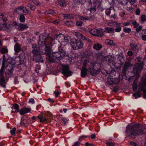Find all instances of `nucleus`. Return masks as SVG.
<instances>
[{
	"instance_id": "obj_35",
	"label": "nucleus",
	"mask_w": 146,
	"mask_h": 146,
	"mask_svg": "<svg viewBox=\"0 0 146 146\" xmlns=\"http://www.w3.org/2000/svg\"><path fill=\"white\" fill-rule=\"evenodd\" d=\"M123 31L126 33H129L131 31V29L130 28L126 27H124L123 29Z\"/></svg>"
},
{
	"instance_id": "obj_12",
	"label": "nucleus",
	"mask_w": 146,
	"mask_h": 146,
	"mask_svg": "<svg viewBox=\"0 0 146 146\" xmlns=\"http://www.w3.org/2000/svg\"><path fill=\"white\" fill-rule=\"evenodd\" d=\"M132 66V65L130 60L125 62L123 69L122 71L123 75L125 74L126 72L128 69L129 68H131Z\"/></svg>"
},
{
	"instance_id": "obj_38",
	"label": "nucleus",
	"mask_w": 146,
	"mask_h": 146,
	"mask_svg": "<svg viewBox=\"0 0 146 146\" xmlns=\"http://www.w3.org/2000/svg\"><path fill=\"white\" fill-rule=\"evenodd\" d=\"M27 7L32 11H34L36 8L35 5L30 4H27Z\"/></svg>"
},
{
	"instance_id": "obj_21",
	"label": "nucleus",
	"mask_w": 146,
	"mask_h": 146,
	"mask_svg": "<svg viewBox=\"0 0 146 146\" xmlns=\"http://www.w3.org/2000/svg\"><path fill=\"white\" fill-rule=\"evenodd\" d=\"M29 118H27L26 117L25 118H24V117H23L21 119V125H24L25 124H29Z\"/></svg>"
},
{
	"instance_id": "obj_2",
	"label": "nucleus",
	"mask_w": 146,
	"mask_h": 146,
	"mask_svg": "<svg viewBox=\"0 0 146 146\" xmlns=\"http://www.w3.org/2000/svg\"><path fill=\"white\" fill-rule=\"evenodd\" d=\"M144 130L138 124L128 125L126 128V135L129 139L134 140L136 136L145 134Z\"/></svg>"
},
{
	"instance_id": "obj_26",
	"label": "nucleus",
	"mask_w": 146,
	"mask_h": 146,
	"mask_svg": "<svg viewBox=\"0 0 146 146\" xmlns=\"http://www.w3.org/2000/svg\"><path fill=\"white\" fill-rule=\"evenodd\" d=\"M121 24L120 23H115V24L114 25L115 27H117L115 29V31L116 32H119L121 30V28L120 26Z\"/></svg>"
},
{
	"instance_id": "obj_45",
	"label": "nucleus",
	"mask_w": 146,
	"mask_h": 146,
	"mask_svg": "<svg viewBox=\"0 0 146 146\" xmlns=\"http://www.w3.org/2000/svg\"><path fill=\"white\" fill-rule=\"evenodd\" d=\"M81 144V143L80 142L77 141L75 142L72 146H79Z\"/></svg>"
},
{
	"instance_id": "obj_37",
	"label": "nucleus",
	"mask_w": 146,
	"mask_h": 146,
	"mask_svg": "<svg viewBox=\"0 0 146 146\" xmlns=\"http://www.w3.org/2000/svg\"><path fill=\"white\" fill-rule=\"evenodd\" d=\"M1 53L2 54L6 53L8 52V50L6 48H2L0 50Z\"/></svg>"
},
{
	"instance_id": "obj_43",
	"label": "nucleus",
	"mask_w": 146,
	"mask_h": 146,
	"mask_svg": "<svg viewBox=\"0 0 146 146\" xmlns=\"http://www.w3.org/2000/svg\"><path fill=\"white\" fill-rule=\"evenodd\" d=\"M88 64V63L87 62V60H85L84 61L83 65H82V68H87V66Z\"/></svg>"
},
{
	"instance_id": "obj_6",
	"label": "nucleus",
	"mask_w": 146,
	"mask_h": 146,
	"mask_svg": "<svg viewBox=\"0 0 146 146\" xmlns=\"http://www.w3.org/2000/svg\"><path fill=\"white\" fill-rule=\"evenodd\" d=\"M58 51L53 52L52 54L53 60H50L52 62H55L54 59L61 60L67 56L64 47L60 46L58 47Z\"/></svg>"
},
{
	"instance_id": "obj_52",
	"label": "nucleus",
	"mask_w": 146,
	"mask_h": 146,
	"mask_svg": "<svg viewBox=\"0 0 146 146\" xmlns=\"http://www.w3.org/2000/svg\"><path fill=\"white\" fill-rule=\"evenodd\" d=\"M133 52L131 50H129L127 52V55L129 57L132 56H133Z\"/></svg>"
},
{
	"instance_id": "obj_53",
	"label": "nucleus",
	"mask_w": 146,
	"mask_h": 146,
	"mask_svg": "<svg viewBox=\"0 0 146 146\" xmlns=\"http://www.w3.org/2000/svg\"><path fill=\"white\" fill-rule=\"evenodd\" d=\"M111 13L110 10L108 9H106L105 11V13L107 16L110 15Z\"/></svg>"
},
{
	"instance_id": "obj_57",
	"label": "nucleus",
	"mask_w": 146,
	"mask_h": 146,
	"mask_svg": "<svg viewBox=\"0 0 146 146\" xmlns=\"http://www.w3.org/2000/svg\"><path fill=\"white\" fill-rule=\"evenodd\" d=\"M13 23L14 25L15 26H18L19 25V24L20 23H19L18 22L16 21H14L13 22Z\"/></svg>"
},
{
	"instance_id": "obj_11",
	"label": "nucleus",
	"mask_w": 146,
	"mask_h": 146,
	"mask_svg": "<svg viewBox=\"0 0 146 146\" xmlns=\"http://www.w3.org/2000/svg\"><path fill=\"white\" fill-rule=\"evenodd\" d=\"M62 73L67 77L71 76L73 73V72L70 70L68 65H64L63 66Z\"/></svg>"
},
{
	"instance_id": "obj_1",
	"label": "nucleus",
	"mask_w": 146,
	"mask_h": 146,
	"mask_svg": "<svg viewBox=\"0 0 146 146\" xmlns=\"http://www.w3.org/2000/svg\"><path fill=\"white\" fill-rule=\"evenodd\" d=\"M38 43L40 51L43 54L50 55L52 52V47L54 44V39L48 35L40 34Z\"/></svg>"
},
{
	"instance_id": "obj_32",
	"label": "nucleus",
	"mask_w": 146,
	"mask_h": 146,
	"mask_svg": "<svg viewBox=\"0 0 146 146\" xmlns=\"http://www.w3.org/2000/svg\"><path fill=\"white\" fill-rule=\"evenodd\" d=\"M106 43L107 44L111 46H115V44L112 40L107 39L106 40Z\"/></svg>"
},
{
	"instance_id": "obj_62",
	"label": "nucleus",
	"mask_w": 146,
	"mask_h": 146,
	"mask_svg": "<svg viewBox=\"0 0 146 146\" xmlns=\"http://www.w3.org/2000/svg\"><path fill=\"white\" fill-rule=\"evenodd\" d=\"M113 91L115 92H117L118 91V88L117 87H114L113 88Z\"/></svg>"
},
{
	"instance_id": "obj_34",
	"label": "nucleus",
	"mask_w": 146,
	"mask_h": 146,
	"mask_svg": "<svg viewBox=\"0 0 146 146\" xmlns=\"http://www.w3.org/2000/svg\"><path fill=\"white\" fill-rule=\"evenodd\" d=\"M54 13V11L53 10L50 9L46 10L44 12L45 14L47 15L52 14H53Z\"/></svg>"
},
{
	"instance_id": "obj_51",
	"label": "nucleus",
	"mask_w": 146,
	"mask_h": 146,
	"mask_svg": "<svg viewBox=\"0 0 146 146\" xmlns=\"http://www.w3.org/2000/svg\"><path fill=\"white\" fill-rule=\"evenodd\" d=\"M140 10L139 8H137L135 10V13L137 15H139L140 14Z\"/></svg>"
},
{
	"instance_id": "obj_19",
	"label": "nucleus",
	"mask_w": 146,
	"mask_h": 146,
	"mask_svg": "<svg viewBox=\"0 0 146 146\" xmlns=\"http://www.w3.org/2000/svg\"><path fill=\"white\" fill-rule=\"evenodd\" d=\"M31 110V109L30 108L23 107L21 109L19 114L21 115H23L27 113L30 112Z\"/></svg>"
},
{
	"instance_id": "obj_28",
	"label": "nucleus",
	"mask_w": 146,
	"mask_h": 146,
	"mask_svg": "<svg viewBox=\"0 0 146 146\" xmlns=\"http://www.w3.org/2000/svg\"><path fill=\"white\" fill-rule=\"evenodd\" d=\"M18 19L19 21L21 23H24L25 21L26 18L25 16L22 14L19 16Z\"/></svg>"
},
{
	"instance_id": "obj_50",
	"label": "nucleus",
	"mask_w": 146,
	"mask_h": 146,
	"mask_svg": "<svg viewBox=\"0 0 146 146\" xmlns=\"http://www.w3.org/2000/svg\"><path fill=\"white\" fill-rule=\"evenodd\" d=\"M142 25H140L136 29V31L137 32H139L142 30Z\"/></svg>"
},
{
	"instance_id": "obj_25",
	"label": "nucleus",
	"mask_w": 146,
	"mask_h": 146,
	"mask_svg": "<svg viewBox=\"0 0 146 146\" xmlns=\"http://www.w3.org/2000/svg\"><path fill=\"white\" fill-rule=\"evenodd\" d=\"M102 47V46L99 43L94 44L93 46V48L97 50H100Z\"/></svg>"
},
{
	"instance_id": "obj_36",
	"label": "nucleus",
	"mask_w": 146,
	"mask_h": 146,
	"mask_svg": "<svg viewBox=\"0 0 146 146\" xmlns=\"http://www.w3.org/2000/svg\"><path fill=\"white\" fill-rule=\"evenodd\" d=\"M133 96L135 99H137L141 96V93L139 92H137L133 94Z\"/></svg>"
},
{
	"instance_id": "obj_4",
	"label": "nucleus",
	"mask_w": 146,
	"mask_h": 146,
	"mask_svg": "<svg viewBox=\"0 0 146 146\" xmlns=\"http://www.w3.org/2000/svg\"><path fill=\"white\" fill-rule=\"evenodd\" d=\"M32 48L33 50L32 52L33 54V60L38 63H43V58L39 50H40V49H39V48H38L36 44H33L32 45Z\"/></svg>"
},
{
	"instance_id": "obj_24",
	"label": "nucleus",
	"mask_w": 146,
	"mask_h": 146,
	"mask_svg": "<svg viewBox=\"0 0 146 146\" xmlns=\"http://www.w3.org/2000/svg\"><path fill=\"white\" fill-rule=\"evenodd\" d=\"M96 5L97 3L96 2H94L92 4L90 9V11L91 13H93L95 11H96Z\"/></svg>"
},
{
	"instance_id": "obj_22",
	"label": "nucleus",
	"mask_w": 146,
	"mask_h": 146,
	"mask_svg": "<svg viewBox=\"0 0 146 146\" xmlns=\"http://www.w3.org/2000/svg\"><path fill=\"white\" fill-rule=\"evenodd\" d=\"M130 46L131 50L133 51L134 53H137L138 52L139 48L138 46L134 44L133 43H131L130 44Z\"/></svg>"
},
{
	"instance_id": "obj_7",
	"label": "nucleus",
	"mask_w": 146,
	"mask_h": 146,
	"mask_svg": "<svg viewBox=\"0 0 146 146\" xmlns=\"http://www.w3.org/2000/svg\"><path fill=\"white\" fill-rule=\"evenodd\" d=\"M15 66V63L11 62L9 63L5 68L6 76L9 78V77H15V75L13 73V71Z\"/></svg>"
},
{
	"instance_id": "obj_33",
	"label": "nucleus",
	"mask_w": 146,
	"mask_h": 146,
	"mask_svg": "<svg viewBox=\"0 0 146 146\" xmlns=\"http://www.w3.org/2000/svg\"><path fill=\"white\" fill-rule=\"evenodd\" d=\"M14 49L15 52H18L21 50V47L19 44H17L14 46Z\"/></svg>"
},
{
	"instance_id": "obj_17",
	"label": "nucleus",
	"mask_w": 146,
	"mask_h": 146,
	"mask_svg": "<svg viewBox=\"0 0 146 146\" xmlns=\"http://www.w3.org/2000/svg\"><path fill=\"white\" fill-rule=\"evenodd\" d=\"M7 20V18L5 17H0V24L3 25L6 28H8V24L7 23L6 21Z\"/></svg>"
},
{
	"instance_id": "obj_23",
	"label": "nucleus",
	"mask_w": 146,
	"mask_h": 146,
	"mask_svg": "<svg viewBox=\"0 0 146 146\" xmlns=\"http://www.w3.org/2000/svg\"><path fill=\"white\" fill-rule=\"evenodd\" d=\"M37 118L40 120L41 122L46 123L49 121V119L47 117H44L42 115H39L37 117Z\"/></svg>"
},
{
	"instance_id": "obj_20",
	"label": "nucleus",
	"mask_w": 146,
	"mask_h": 146,
	"mask_svg": "<svg viewBox=\"0 0 146 146\" xmlns=\"http://www.w3.org/2000/svg\"><path fill=\"white\" fill-rule=\"evenodd\" d=\"M18 27L17 29L20 31H23L25 29H27L28 28V26L26 24H23L20 23L19 24Z\"/></svg>"
},
{
	"instance_id": "obj_60",
	"label": "nucleus",
	"mask_w": 146,
	"mask_h": 146,
	"mask_svg": "<svg viewBox=\"0 0 146 146\" xmlns=\"http://www.w3.org/2000/svg\"><path fill=\"white\" fill-rule=\"evenodd\" d=\"M51 22L55 25H58L59 23V22L58 21L57 19L53 20Z\"/></svg>"
},
{
	"instance_id": "obj_61",
	"label": "nucleus",
	"mask_w": 146,
	"mask_h": 146,
	"mask_svg": "<svg viewBox=\"0 0 146 146\" xmlns=\"http://www.w3.org/2000/svg\"><path fill=\"white\" fill-rule=\"evenodd\" d=\"M142 90L143 91L144 94L143 95V98L144 99H145L146 98V90L142 89Z\"/></svg>"
},
{
	"instance_id": "obj_10",
	"label": "nucleus",
	"mask_w": 146,
	"mask_h": 146,
	"mask_svg": "<svg viewBox=\"0 0 146 146\" xmlns=\"http://www.w3.org/2000/svg\"><path fill=\"white\" fill-rule=\"evenodd\" d=\"M75 34H74L76 38H77V40H79L80 41H81L82 43V46L80 48L81 49L82 48L83 46V41H85L88 42H92V41L91 39L88 38H86L82 34L79 33L75 32Z\"/></svg>"
},
{
	"instance_id": "obj_42",
	"label": "nucleus",
	"mask_w": 146,
	"mask_h": 146,
	"mask_svg": "<svg viewBox=\"0 0 146 146\" xmlns=\"http://www.w3.org/2000/svg\"><path fill=\"white\" fill-rule=\"evenodd\" d=\"M16 131V128L15 127L13 128L11 130V133L12 135L15 136V131Z\"/></svg>"
},
{
	"instance_id": "obj_46",
	"label": "nucleus",
	"mask_w": 146,
	"mask_h": 146,
	"mask_svg": "<svg viewBox=\"0 0 146 146\" xmlns=\"http://www.w3.org/2000/svg\"><path fill=\"white\" fill-rule=\"evenodd\" d=\"M34 4L36 6H39L40 5V3L39 1H35L33 2Z\"/></svg>"
},
{
	"instance_id": "obj_59",
	"label": "nucleus",
	"mask_w": 146,
	"mask_h": 146,
	"mask_svg": "<svg viewBox=\"0 0 146 146\" xmlns=\"http://www.w3.org/2000/svg\"><path fill=\"white\" fill-rule=\"evenodd\" d=\"M15 78H14V82L15 84H18L19 83V81L18 80V78L17 77H15Z\"/></svg>"
},
{
	"instance_id": "obj_8",
	"label": "nucleus",
	"mask_w": 146,
	"mask_h": 146,
	"mask_svg": "<svg viewBox=\"0 0 146 146\" xmlns=\"http://www.w3.org/2000/svg\"><path fill=\"white\" fill-rule=\"evenodd\" d=\"M6 61V59L3 60L1 67L0 70V85L4 88H6V82L5 77L4 76V71L5 68L6 67L5 64Z\"/></svg>"
},
{
	"instance_id": "obj_58",
	"label": "nucleus",
	"mask_w": 146,
	"mask_h": 146,
	"mask_svg": "<svg viewBox=\"0 0 146 146\" xmlns=\"http://www.w3.org/2000/svg\"><path fill=\"white\" fill-rule=\"evenodd\" d=\"M29 103H31V104H33L35 103V101L34 99L32 98L30 99L29 101Z\"/></svg>"
},
{
	"instance_id": "obj_13",
	"label": "nucleus",
	"mask_w": 146,
	"mask_h": 146,
	"mask_svg": "<svg viewBox=\"0 0 146 146\" xmlns=\"http://www.w3.org/2000/svg\"><path fill=\"white\" fill-rule=\"evenodd\" d=\"M15 60L18 61L20 64H22L26 60L25 54L24 53H22L19 54L18 56L16 57Z\"/></svg>"
},
{
	"instance_id": "obj_16",
	"label": "nucleus",
	"mask_w": 146,
	"mask_h": 146,
	"mask_svg": "<svg viewBox=\"0 0 146 146\" xmlns=\"http://www.w3.org/2000/svg\"><path fill=\"white\" fill-rule=\"evenodd\" d=\"M64 36L62 34H60L53 37V38L54 39V42L55 40L56 39L60 43L64 42Z\"/></svg>"
},
{
	"instance_id": "obj_30",
	"label": "nucleus",
	"mask_w": 146,
	"mask_h": 146,
	"mask_svg": "<svg viewBox=\"0 0 146 146\" xmlns=\"http://www.w3.org/2000/svg\"><path fill=\"white\" fill-rule=\"evenodd\" d=\"M63 17L65 19H73L74 18V16L69 14H64Z\"/></svg>"
},
{
	"instance_id": "obj_55",
	"label": "nucleus",
	"mask_w": 146,
	"mask_h": 146,
	"mask_svg": "<svg viewBox=\"0 0 146 146\" xmlns=\"http://www.w3.org/2000/svg\"><path fill=\"white\" fill-rule=\"evenodd\" d=\"M6 143V141L5 140H3L0 142V146H4Z\"/></svg>"
},
{
	"instance_id": "obj_29",
	"label": "nucleus",
	"mask_w": 146,
	"mask_h": 146,
	"mask_svg": "<svg viewBox=\"0 0 146 146\" xmlns=\"http://www.w3.org/2000/svg\"><path fill=\"white\" fill-rule=\"evenodd\" d=\"M58 2L60 6L62 7H64L66 5V3L64 0H58Z\"/></svg>"
},
{
	"instance_id": "obj_56",
	"label": "nucleus",
	"mask_w": 146,
	"mask_h": 146,
	"mask_svg": "<svg viewBox=\"0 0 146 146\" xmlns=\"http://www.w3.org/2000/svg\"><path fill=\"white\" fill-rule=\"evenodd\" d=\"M130 145L133 146H137V144L135 142H134L132 141H131L130 142Z\"/></svg>"
},
{
	"instance_id": "obj_39",
	"label": "nucleus",
	"mask_w": 146,
	"mask_h": 146,
	"mask_svg": "<svg viewBox=\"0 0 146 146\" xmlns=\"http://www.w3.org/2000/svg\"><path fill=\"white\" fill-rule=\"evenodd\" d=\"M83 22L81 20H78L77 21L76 25L78 27H81L82 26V24H83Z\"/></svg>"
},
{
	"instance_id": "obj_3",
	"label": "nucleus",
	"mask_w": 146,
	"mask_h": 146,
	"mask_svg": "<svg viewBox=\"0 0 146 146\" xmlns=\"http://www.w3.org/2000/svg\"><path fill=\"white\" fill-rule=\"evenodd\" d=\"M64 42H68L70 41V44L72 48L74 50H78L80 49L82 46V42L77 38H71L69 36H64Z\"/></svg>"
},
{
	"instance_id": "obj_63",
	"label": "nucleus",
	"mask_w": 146,
	"mask_h": 146,
	"mask_svg": "<svg viewBox=\"0 0 146 146\" xmlns=\"http://www.w3.org/2000/svg\"><path fill=\"white\" fill-rule=\"evenodd\" d=\"M80 20H81V21H84L85 20H86L87 19L86 17H84L83 16H82L80 17Z\"/></svg>"
},
{
	"instance_id": "obj_18",
	"label": "nucleus",
	"mask_w": 146,
	"mask_h": 146,
	"mask_svg": "<svg viewBox=\"0 0 146 146\" xmlns=\"http://www.w3.org/2000/svg\"><path fill=\"white\" fill-rule=\"evenodd\" d=\"M25 11H27L26 8L23 6H19L15 9L16 13L19 14L21 15L22 13H25Z\"/></svg>"
},
{
	"instance_id": "obj_5",
	"label": "nucleus",
	"mask_w": 146,
	"mask_h": 146,
	"mask_svg": "<svg viewBox=\"0 0 146 146\" xmlns=\"http://www.w3.org/2000/svg\"><path fill=\"white\" fill-rule=\"evenodd\" d=\"M142 58L140 56H138L136 57L135 60L139 63H136L135 68H133V73L134 74V75L136 76L138 78L139 77L140 73L142 70L144 65L143 62L142 61Z\"/></svg>"
},
{
	"instance_id": "obj_48",
	"label": "nucleus",
	"mask_w": 146,
	"mask_h": 146,
	"mask_svg": "<svg viewBox=\"0 0 146 146\" xmlns=\"http://www.w3.org/2000/svg\"><path fill=\"white\" fill-rule=\"evenodd\" d=\"M54 94L55 95V97L56 98L58 97V96L60 94V92L58 91H55L54 92Z\"/></svg>"
},
{
	"instance_id": "obj_9",
	"label": "nucleus",
	"mask_w": 146,
	"mask_h": 146,
	"mask_svg": "<svg viewBox=\"0 0 146 146\" xmlns=\"http://www.w3.org/2000/svg\"><path fill=\"white\" fill-rule=\"evenodd\" d=\"M88 72L90 75L93 76H96L98 74L97 70H95L94 67L90 68L89 71L87 68H82L81 70V76L82 78H85L87 76Z\"/></svg>"
},
{
	"instance_id": "obj_44",
	"label": "nucleus",
	"mask_w": 146,
	"mask_h": 146,
	"mask_svg": "<svg viewBox=\"0 0 146 146\" xmlns=\"http://www.w3.org/2000/svg\"><path fill=\"white\" fill-rule=\"evenodd\" d=\"M110 78V80H109V79L107 80L108 83L109 85H112L114 84V82Z\"/></svg>"
},
{
	"instance_id": "obj_47",
	"label": "nucleus",
	"mask_w": 146,
	"mask_h": 146,
	"mask_svg": "<svg viewBox=\"0 0 146 146\" xmlns=\"http://www.w3.org/2000/svg\"><path fill=\"white\" fill-rule=\"evenodd\" d=\"M90 137L89 136L82 135L80 136L78 139V140L81 141L80 139H82L85 138H87Z\"/></svg>"
},
{
	"instance_id": "obj_40",
	"label": "nucleus",
	"mask_w": 146,
	"mask_h": 146,
	"mask_svg": "<svg viewBox=\"0 0 146 146\" xmlns=\"http://www.w3.org/2000/svg\"><path fill=\"white\" fill-rule=\"evenodd\" d=\"M73 23V21H67L65 23L66 25L68 26H72Z\"/></svg>"
},
{
	"instance_id": "obj_54",
	"label": "nucleus",
	"mask_w": 146,
	"mask_h": 146,
	"mask_svg": "<svg viewBox=\"0 0 146 146\" xmlns=\"http://www.w3.org/2000/svg\"><path fill=\"white\" fill-rule=\"evenodd\" d=\"M12 108L14 109H19V106L18 104H15Z\"/></svg>"
},
{
	"instance_id": "obj_15",
	"label": "nucleus",
	"mask_w": 146,
	"mask_h": 146,
	"mask_svg": "<svg viewBox=\"0 0 146 146\" xmlns=\"http://www.w3.org/2000/svg\"><path fill=\"white\" fill-rule=\"evenodd\" d=\"M91 33L93 35L100 37L104 35L103 32L102 31L96 29H92L91 31Z\"/></svg>"
},
{
	"instance_id": "obj_64",
	"label": "nucleus",
	"mask_w": 146,
	"mask_h": 146,
	"mask_svg": "<svg viewBox=\"0 0 146 146\" xmlns=\"http://www.w3.org/2000/svg\"><path fill=\"white\" fill-rule=\"evenodd\" d=\"M142 39L144 41H146V35H144L142 36Z\"/></svg>"
},
{
	"instance_id": "obj_49",
	"label": "nucleus",
	"mask_w": 146,
	"mask_h": 146,
	"mask_svg": "<svg viewBox=\"0 0 146 146\" xmlns=\"http://www.w3.org/2000/svg\"><path fill=\"white\" fill-rule=\"evenodd\" d=\"M107 146H114V144L111 142L108 141L106 143Z\"/></svg>"
},
{
	"instance_id": "obj_31",
	"label": "nucleus",
	"mask_w": 146,
	"mask_h": 146,
	"mask_svg": "<svg viewBox=\"0 0 146 146\" xmlns=\"http://www.w3.org/2000/svg\"><path fill=\"white\" fill-rule=\"evenodd\" d=\"M105 30L106 32L109 33H112L114 32L113 29L112 28L107 27L105 28Z\"/></svg>"
},
{
	"instance_id": "obj_41",
	"label": "nucleus",
	"mask_w": 146,
	"mask_h": 146,
	"mask_svg": "<svg viewBox=\"0 0 146 146\" xmlns=\"http://www.w3.org/2000/svg\"><path fill=\"white\" fill-rule=\"evenodd\" d=\"M141 21L142 23L146 21V16L144 15H143L141 17Z\"/></svg>"
},
{
	"instance_id": "obj_27",
	"label": "nucleus",
	"mask_w": 146,
	"mask_h": 146,
	"mask_svg": "<svg viewBox=\"0 0 146 146\" xmlns=\"http://www.w3.org/2000/svg\"><path fill=\"white\" fill-rule=\"evenodd\" d=\"M124 58L123 54H120L118 57L117 59L121 64H122L124 61Z\"/></svg>"
},
{
	"instance_id": "obj_14",
	"label": "nucleus",
	"mask_w": 146,
	"mask_h": 146,
	"mask_svg": "<svg viewBox=\"0 0 146 146\" xmlns=\"http://www.w3.org/2000/svg\"><path fill=\"white\" fill-rule=\"evenodd\" d=\"M131 4H134L136 1V0H112L113 4H115L116 2L118 1L119 3H121L123 5H126L128 3V1Z\"/></svg>"
}]
</instances>
